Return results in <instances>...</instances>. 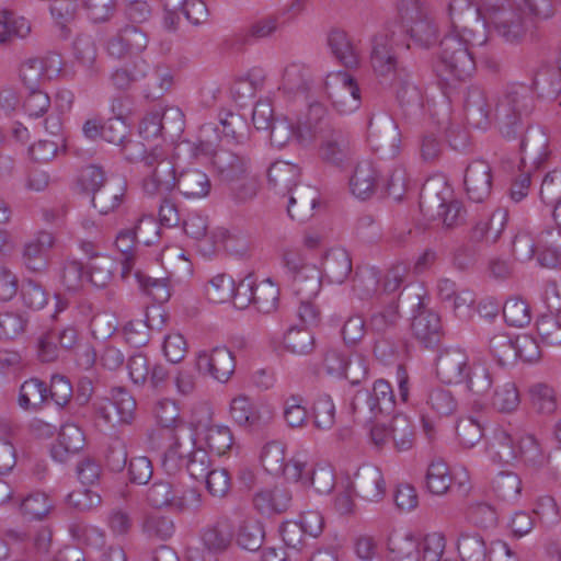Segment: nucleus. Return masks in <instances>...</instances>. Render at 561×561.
<instances>
[{
  "mask_svg": "<svg viewBox=\"0 0 561 561\" xmlns=\"http://www.w3.org/2000/svg\"><path fill=\"white\" fill-rule=\"evenodd\" d=\"M517 0H451L447 8L450 31L439 42L435 72L447 87H455L471 77L476 62L471 48L488 41L486 22Z\"/></svg>",
  "mask_w": 561,
  "mask_h": 561,
  "instance_id": "f257e3e1",
  "label": "nucleus"
},
{
  "mask_svg": "<svg viewBox=\"0 0 561 561\" xmlns=\"http://www.w3.org/2000/svg\"><path fill=\"white\" fill-rule=\"evenodd\" d=\"M534 107L533 92L525 84L508 87L494 111L480 87H469L465 98V115L471 127L485 130L495 121L500 133L507 139H515L522 134L524 119L531 114Z\"/></svg>",
  "mask_w": 561,
  "mask_h": 561,
  "instance_id": "f03ea898",
  "label": "nucleus"
},
{
  "mask_svg": "<svg viewBox=\"0 0 561 561\" xmlns=\"http://www.w3.org/2000/svg\"><path fill=\"white\" fill-rule=\"evenodd\" d=\"M370 65L380 84L390 88L401 106L420 104L421 92L399 60L392 38L380 33L371 39Z\"/></svg>",
  "mask_w": 561,
  "mask_h": 561,
  "instance_id": "7ed1b4c3",
  "label": "nucleus"
},
{
  "mask_svg": "<svg viewBox=\"0 0 561 561\" xmlns=\"http://www.w3.org/2000/svg\"><path fill=\"white\" fill-rule=\"evenodd\" d=\"M319 141V157L322 161L340 167L352 156L350 138L346 131L330 117L327 108L320 103L310 104L298 133V142Z\"/></svg>",
  "mask_w": 561,
  "mask_h": 561,
  "instance_id": "20e7f679",
  "label": "nucleus"
},
{
  "mask_svg": "<svg viewBox=\"0 0 561 561\" xmlns=\"http://www.w3.org/2000/svg\"><path fill=\"white\" fill-rule=\"evenodd\" d=\"M211 168L216 180L227 186L236 204H244L256 196L260 185L249 153L221 147L213 153Z\"/></svg>",
  "mask_w": 561,
  "mask_h": 561,
  "instance_id": "39448f33",
  "label": "nucleus"
},
{
  "mask_svg": "<svg viewBox=\"0 0 561 561\" xmlns=\"http://www.w3.org/2000/svg\"><path fill=\"white\" fill-rule=\"evenodd\" d=\"M201 499L202 495L196 489L165 479L156 480L146 493V500L150 506L175 512L198 508Z\"/></svg>",
  "mask_w": 561,
  "mask_h": 561,
  "instance_id": "423d86ee",
  "label": "nucleus"
},
{
  "mask_svg": "<svg viewBox=\"0 0 561 561\" xmlns=\"http://www.w3.org/2000/svg\"><path fill=\"white\" fill-rule=\"evenodd\" d=\"M450 188L444 183L443 190L437 191L434 183H426L420 194V207L431 217H439L446 228H455L466 222L467 210L462 203L449 198Z\"/></svg>",
  "mask_w": 561,
  "mask_h": 561,
  "instance_id": "0eeeda50",
  "label": "nucleus"
},
{
  "mask_svg": "<svg viewBox=\"0 0 561 561\" xmlns=\"http://www.w3.org/2000/svg\"><path fill=\"white\" fill-rule=\"evenodd\" d=\"M398 14L411 39L421 47L437 41V25L421 0H398Z\"/></svg>",
  "mask_w": 561,
  "mask_h": 561,
  "instance_id": "6e6552de",
  "label": "nucleus"
},
{
  "mask_svg": "<svg viewBox=\"0 0 561 561\" xmlns=\"http://www.w3.org/2000/svg\"><path fill=\"white\" fill-rule=\"evenodd\" d=\"M394 394L391 385L378 379L373 389L358 390L351 403L353 413L363 421H373L381 414H389L394 408Z\"/></svg>",
  "mask_w": 561,
  "mask_h": 561,
  "instance_id": "1a4fd4ad",
  "label": "nucleus"
},
{
  "mask_svg": "<svg viewBox=\"0 0 561 561\" xmlns=\"http://www.w3.org/2000/svg\"><path fill=\"white\" fill-rule=\"evenodd\" d=\"M147 174L142 181L144 191L149 195L168 194L175 190L178 174L175 164L163 149L153 148L146 159Z\"/></svg>",
  "mask_w": 561,
  "mask_h": 561,
  "instance_id": "9d476101",
  "label": "nucleus"
},
{
  "mask_svg": "<svg viewBox=\"0 0 561 561\" xmlns=\"http://www.w3.org/2000/svg\"><path fill=\"white\" fill-rule=\"evenodd\" d=\"M137 403L130 392L124 387H114L108 398L99 399L93 403L98 417L107 424H131L136 416Z\"/></svg>",
  "mask_w": 561,
  "mask_h": 561,
  "instance_id": "9b49d317",
  "label": "nucleus"
},
{
  "mask_svg": "<svg viewBox=\"0 0 561 561\" xmlns=\"http://www.w3.org/2000/svg\"><path fill=\"white\" fill-rule=\"evenodd\" d=\"M398 305L392 300L387 306L371 313L368 330L375 335L374 354L383 358L392 354V336L400 321Z\"/></svg>",
  "mask_w": 561,
  "mask_h": 561,
  "instance_id": "f8f14e48",
  "label": "nucleus"
},
{
  "mask_svg": "<svg viewBox=\"0 0 561 561\" xmlns=\"http://www.w3.org/2000/svg\"><path fill=\"white\" fill-rule=\"evenodd\" d=\"M325 91L333 107L341 114H350L360 105V90L355 79L345 71L328 76Z\"/></svg>",
  "mask_w": 561,
  "mask_h": 561,
  "instance_id": "ddd939ff",
  "label": "nucleus"
},
{
  "mask_svg": "<svg viewBox=\"0 0 561 561\" xmlns=\"http://www.w3.org/2000/svg\"><path fill=\"white\" fill-rule=\"evenodd\" d=\"M490 24L503 41L511 44L522 43L535 25L518 2L510 4L508 9Z\"/></svg>",
  "mask_w": 561,
  "mask_h": 561,
  "instance_id": "4468645a",
  "label": "nucleus"
},
{
  "mask_svg": "<svg viewBox=\"0 0 561 561\" xmlns=\"http://www.w3.org/2000/svg\"><path fill=\"white\" fill-rule=\"evenodd\" d=\"M55 244L51 232L41 230L26 240L20 251L22 265L32 273H42L48 266V253Z\"/></svg>",
  "mask_w": 561,
  "mask_h": 561,
  "instance_id": "2eb2a0df",
  "label": "nucleus"
},
{
  "mask_svg": "<svg viewBox=\"0 0 561 561\" xmlns=\"http://www.w3.org/2000/svg\"><path fill=\"white\" fill-rule=\"evenodd\" d=\"M149 43L147 32L137 25L126 24L106 44L110 56L122 59L128 55L142 53Z\"/></svg>",
  "mask_w": 561,
  "mask_h": 561,
  "instance_id": "dca6fc26",
  "label": "nucleus"
},
{
  "mask_svg": "<svg viewBox=\"0 0 561 561\" xmlns=\"http://www.w3.org/2000/svg\"><path fill=\"white\" fill-rule=\"evenodd\" d=\"M352 490L360 499L379 502L386 495V481L381 470L371 463L360 466L351 482Z\"/></svg>",
  "mask_w": 561,
  "mask_h": 561,
  "instance_id": "f3484780",
  "label": "nucleus"
},
{
  "mask_svg": "<svg viewBox=\"0 0 561 561\" xmlns=\"http://www.w3.org/2000/svg\"><path fill=\"white\" fill-rule=\"evenodd\" d=\"M469 356L461 348H446L436 359V375L447 385L463 382L466 373L470 367Z\"/></svg>",
  "mask_w": 561,
  "mask_h": 561,
  "instance_id": "a211bd4d",
  "label": "nucleus"
},
{
  "mask_svg": "<svg viewBox=\"0 0 561 561\" xmlns=\"http://www.w3.org/2000/svg\"><path fill=\"white\" fill-rule=\"evenodd\" d=\"M548 147L549 137L541 128H527L520 142L523 168H541L550 154Z\"/></svg>",
  "mask_w": 561,
  "mask_h": 561,
  "instance_id": "6ab92c4d",
  "label": "nucleus"
},
{
  "mask_svg": "<svg viewBox=\"0 0 561 561\" xmlns=\"http://www.w3.org/2000/svg\"><path fill=\"white\" fill-rule=\"evenodd\" d=\"M197 368L209 374L220 382H227L236 369V360L227 347H215L210 353H202L197 357Z\"/></svg>",
  "mask_w": 561,
  "mask_h": 561,
  "instance_id": "aec40b11",
  "label": "nucleus"
},
{
  "mask_svg": "<svg viewBox=\"0 0 561 561\" xmlns=\"http://www.w3.org/2000/svg\"><path fill=\"white\" fill-rule=\"evenodd\" d=\"M463 182L468 197L476 203L483 202L492 188L490 164L484 160H473L466 169Z\"/></svg>",
  "mask_w": 561,
  "mask_h": 561,
  "instance_id": "412c9836",
  "label": "nucleus"
},
{
  "mask_svg": "<svg viewBox=\"0 0 561 561\" xmlns=\"http://www.w3.org/2000/svg\"><path fill=\"white\" fill-rule=\"evenodd\" d=\"M293 495L288 488L275 485L257 491L252 499L254 508L262 515L272 516L286 512L291 504Z\"/></svg>",
  "mask_w": 561,
  "mask_h": 561,
  "instance_id": "4be33fe9",
  "label": "nucleus"
},
{
  "mask_svg": "<svg viewBox=\"0 0 561 561\" xmlns=\"http://www.w3.org/2000/svg\"><path fill=\"white\" fill-rule=\"evenodd\" d=\"M287 195L289 196L287 205L288 215L291 219L301 222L313 215V209L320 199V194L316 187L301 183Z\"/></svg>",
  "mask_w": 561,
  "mask_h": 561,
  "instance_id": "5701e85b",
  "label": "nucleus"
},
{
  "mask_svg": "<svg viewBox=\"0 0 561 561\" xmlns=\"http://www.w3.org/2000/svg\"><path fill=\"white\" fill-rule=\"evenodd\" d=\"M175 190L186 199H202L211 191L208 174L198 168H186L178 174Z\"/></svg>",
  "mask_w": 561,
  "mask_h": 561,
  "instance_id": "b1692460",
  "label": "nucleus"
},
{
  "mask_svg": "<svg viewBox=\"0 0 561 561\" xmlns=\"http://www.w3.org/2000/svg\"><path fill=\"white\" fill-rule=\"evenodd\" d=\"M234 536L233 524L227 516L217 518L202 533L204 547L211 553H222L231 546Z\"/></svg>",
  "mask_w": 561,
  "mask_h": 561,
  "instance_id": "393cba45",
  "label": "nucleus"
},
{
  "mask_svg": "<svg viewBox=\"0 0 561 561\" xmlns=\"http://www.w3.org/2000/svg\"><path fill=\"white\" fill-rule=\"evenodd\" d=\"M411 330L414 337L425 347L436 346L442 337V323L437 313L420 310L412 319Z\"/></svg>",
  "mask_w": 561,
  "mask_h": 561,
  "instance_id": "a878e982",
  "label": "nucleus"
},
{
  "mask_svg": "<svg viewBox=\"0 0 561 561\" xmlns=\"http://www.w3.org/2000/svg\"><path fill=\"white\" fill-rule=\"evenodd\" d=\"M84 446L85 436L81 427L75 423H66L61 426L57 443L51 448V456L57 461L65 462Z\"/></svg>",
  "mask_w": 561,
  "mask_h": 561,
  "instance_id": "bb28decb",
  "label": "nucleus"
},
{
  "mask_svg": "<svg viewBox=\"0 0 561 561\" xmlns=\"http://www.w3.org/2000/svg\"><path fill=\"white\" fill-rule=\"evenodd\" d=\"M126 190L127 184L124 179L113 178L92 194V205L101 215H107L121 206Z\"/></svg>",
  "mask_w": 561,
  "mask_h": 561,
  "instance_id": "cd10ccee",
  "label": "nucleus"
},
{
  "mask_svg": "<svg viewBox=\"0 0 561 561\" xmlns=\"http://www.w3.org/2000/svg\"><path fill=\"white\" fill-rule=\"evenodd\" d=\"M300 168L287 161H276L267 171L268 185L279 195H287L300 182Z\"/></svg>",
  "mask_w": 561,
  "mask_h": 561,
  "instance_id": "c85d7f7f",
  "label": "nucleus"
},
{
  "mask_svg": "<svg viewBox=\"0 0 561 561\" xmlns=\"http://www.w3.org/2000/svg\"><path fill=\"white\" fill-rule=\"evenodd\" d=\"M379 182V173L374 163L365 160L357 163L350 179V188L353 195L365 201L370 198Z\"/></svg>",
  "mask_w": 561,
  "mask_h": 561,
  "instance_id": "c756f323",
  "label": "nucleus"
},
{
  "mask_svg": "<svg viewBox=\"0 0 561 561\" xmlns=\"http://www.w3.org/2000/svg\"><path fill=\"white\" fill-rule=\"evenodd\" d=\"M456 549L461 561H486L492 551L484 537L476 530L460 531Z\"/></svg>",
  "mask_w": 561,
  "mask_h": 561,
  "instance_id": "7c9ffc66",
  "label": "nucleus"
},
{
  "mask_svg": "<svg viewBox=\"0 0 561 561\" xmlns=\"http://www.w3.org/2000/svg\"><path fill=\"white\" fill-rule=\"evenodd\" d=\"M537 262L541 267L554 268L561 264V229L548 228L538 236Z\"/></svg>",
  "mask_w": 561,
  "mask_h": 561,
  "instance_id": "2f4dec72",
  "label": "nucleus"
},
{
  "mask_svg": "<svg viewBox=\"0 0 561 561\" xmlns=\"http://www.w3.org/2000/svg\"><path fill=\"white\" fill-rule=\"evenodd\" d=\"M98 46L95 39L90 34H80L73 42V56L77 62L85 70L89 78H95L100 75L98 65Z\"/></svg>",
  "mask_w": 561,
  "mask_h": 561,
  "instance_id": "473e14b6",
  "label": "nucleus"
},
{
  "mask_svg": "<svg viewBox=\"0 0 561 561\" xmlns=\"http://www.w3.org/2000/svg\"><path fill=\"white\" fill-rule=\"evenodd\" d=\"M311 83L310 68L304 64L293 62L285 68L279 89L289 96H295L307 93Z\"/></svg>",
  "mask_w": 561,
  "mask_h": 561,
  "instance_id": "72a5a7b5",
  "label": "nucleus"
},
{
  "mask_svg": "<svg viewBox=\"0 0 561 561\" xmlns=\"http://www.w3.org/2000/svg\"><path fill=\"white\" fill-rule=\"evenodd\" d=\"M47 403L46 382L37 377L26 379L19 389L18 404L27 412H37Z\"/></svg>",
  "mask_w": 561,
  "mask_h": 561,
  "instance_id": "f704fd0d",
  "label": "nucleus"
},
{
  "mask_svg": "<svg viewBox=\"0 0 561 561\" xmlns=\"http://www.w3.org/2000/svg\"><path fill=\"white\" fill-rule=\"evenodd\" d=\"M328 45L333 56L346 68L357 67L359 51L351 37L343 30H332L328 36Z\"/></svg>",
  "mask_w": 561,
  "mask_h": 561,
  "instance_id": "c9c22d12",
  "label": "nucleus"
},
{
  "mask_svg": "<svg viewBox=\"0 0 561 561\" xmlns=\"http://www.w3.org/2000/svg\"><path fill=\"white\" fill-rule=\"evenodd\" d=\"M369 139L376 151L394 156L399 149L400 131L397 124L387 118L379 127L369 125Z\"/></svg>",
  "mask_w": 561,
  "mask_h": 561,
  "instance_id": "e433bc0d",
  "label": "nucleus"
},
{
  "mask_svg": "<svg viewBox=\"0 0 561 561\" xmlns=\"http://www.w3.org/2000/svg\"><path fill=\"white\" fill-rule=\"evenodd\" d=\"M483 332L486 335L489 354L499 365L504 366L516 359L515 339L507 332L503 330L491 332L489 329H483Z\"/></svg>",
  "mask_w": 561,
  "mask_h": 561,
  "instance_id": "4c0bfd02",
  "label": "nucleus"
},
{
  "mask_svg": "<svg viewBox=\"0 0 561 561\" xmlns=\"http://www.w3.org/2000/svg\"><path fill=\"white\" fill-rule=\"evenodd\" d=\"M323 271L330 283L342 284L352 272V259L342 248L330 249L323 260Z\"/></svg>",
  "mask_w": 561,
  "mask_h": 561,
  "instance_id": "58836bf2",
  "label": "nucleus"
},
{
  "mask_svg": "<svg viewBox=\"0 0 561 561\" xmlns=\"http://www.w3.org/2000/svg\"><path fill=\"white\" fill-rule=\"evenodd\" d=\"M490 459L495 463H511L518 457L512 435L504 428H495L488 446Z\"/></svg>",
  "mask_w": 561,
  "mask_h": 561,
  "instance_id": "ea45409f",
  "label": "nucleus"
},
{
  "mask_svg": "<svg viewBox=\"0 0 561 561\" xmlns=\"http://www.w3.org/2000/svg\"><path fill=\"white\" fill-rule=\"evenodd\" d=\"M518 457L530 469L539 470L549 463L550 456L533 434H526L518 440Z\"/></svg>",
  "mask_w": 561,
  "mask_h": 561,
  "instance_id": "a19ab883",
  "label": "nucleus"
},
{
  "mask_svg": "<svg viewBox=\"0 0 561 561\" xmlns=\"http://www.w3.org/2000/svg\"><path fill=\"white\" fill-rule=\"evenodd\" d=\"M528 397L531 409L540 415H552L558 410L557 391L546 382L529 386Z\"/></svg>",
  "mask_w": 561,
  "mask_h": 561,
  "instance_id": "79ce46f5",
  "label": "nucleus"
},
{
  "mask_svg": "<svg viewBox=\"0 0 561 561\" xmlns=\"http://www.w3.org/2000/svg\"><path fill=\"white\" fill-rule=\"evenodd\" d=\"M139 240L133 228L121 229L115 238L114 245L122 254V278H127L134 270L137 259V245Z\"/></svg>",
  "mask_w": 561,
  "mask_h": 561,
  "instance_id": "37998d69",
  "label": "nucleus"
},
{
  "mask_svg": "<svg viewBox=\"0 0 561 561\" xmlns=\"http://www.w3.org/2000/svg\"><path fill=\"white\" fill-rule=\"evenodd\" d=\"M322 273L317 265H308L305 271L290 278L291 289L298 299H313L321 289Z\"/></svg>",
  "mask_w": 561,
  "mask_h": 561,
  "instance_id": "c03bdc74",
  "label": "nucleus"
},
{
  "mask_svg": "<svg viewBox=\"0 0 561 561\" xmlns=\"http://www.w3.org/2000/svg\"><path fill=\"white\" fill-rule=\"evenodd\" d=\"M32 32L31 22L11 11L0 13V45H8L13 38H26Z\"/></svg>",
  "mask_w": 561,
  "mask_h": 561,
  "instance_id": "a18cd8bd",
  "label": "nucleus"
},
{
  "mask_svg": "<svg viewBox=\"0 0 561 561\" xmlns=\"http://www.w3.org/2000/svg\"><path fill=\"white\" fill-rule=\"evenodd\" d=\"M55 507L54 501L44 492H32L21 500L20 513L28 522L44 520Z\"/></svg>",
  "mask_w": 561,
  "mask_h": 561,
  "instance_id": "49530a36",
  "label": "nucleus"
},
{
  "mask_svg": "<svg viewBox=\"0 0 561 561\" xmlns=\"http://www.w3.org/2000/svg\"><path fill=\"white\" fill-rule=\"evenodd\" d=\"M147 68L148 66L142 59L125 64L113 70L110 76V81L115 89L126 91L130 89L135 82L146 77Z\"/></svg>",
  "mask_w": 561,
  "mask_h": 561,
  "instance_id": "de8ad7c7",
  "label": "nucleus"
},
{
  "mask_svg": "<svg viewBox=\"0 0 561 561\" xmlns=\"http://www.w3.org/2000/svg\"><path fill=\"white\" fill-rule=\"evenodd\" d=\"M380 272L371 266L358 267L353 278V293L360 300L375 296L380 283Z\"/></svg>",
  "mask_w": 561,
  "mask_h": 561,
  "instance_id": "09e8293b",
  "label": "nucleus"
},
{
  "mask_svg": "<svg viewBox=\"0 0 561 561\" xmlns=\"http://www.w3.org/2000/svg\"><path fill=\"white\" fill-rule=\"evenodd\" d=\"M425 480L430 493L434 495L446 494L453 483L448 465L442 459L433 460L428 465Z\"/></svg>",
  "mask_w": 561,
  "mask_h": 561,
  "instance_id": "8fccbe9b",
  "label": "nucleus"
},
{
  "mask_svg": "<svg viewBox=\"0 0 561 561\" xmlns=\"http://www.w3.org/2000/svg\"><path fill=\"white\" fill-rule=\"evenodd\" d=\"M285 350L296 355H308L316 346L314 335L307 328L290 327L283 337Z\"/></svg>",
  "mask_w": 561,
  "mask_h": 561,
  "instance_id": "3c124183",
  "label": "nucleus"
},
{
  "mask_svg": "<svg viewBox=\"0 0 561 561\" xmlns=\"http://www.w3.org/2000/svg\"><path fill=\"white\" fill-rule=\"evenodd\" d=\"M427 413L438 417L448 416L457 410V400L453 392L442 387H435L428 390L425 400Z\"/></svg>",
  "mask_w": 561,
  "mask_h": 561,
  "instance_id": "603ef678",
  "label": "nucleus"
},
{
  "mask_svg": "<svg viewBox=\"0 0 561 561\" xmlns=\"http://www.w3.org/2000/svg\"><path fill=\"white\" fill-rule=\"evenodd\" d=\"M261 462L264 469L273 474L280 476L286 471V446L279 440L266 443L261 451Z\"/></svg>",
  "mask_w": 561,
  "mask_h": 561,
  "instance_id": "864d4df0",
  "label": "nucleus"
},
{
  "mask_svg": "<svg viewBox=\"0 0 561 561\" xmlns=\"http://www.w3.org/2000/svg\"><path fill=\"white\" fill-rule=\"evenodd\" d=\"M204 440L209 450L224 456L234 447L232 431L227 425H209L205 430Z\"/></svg>",
  "mask_w": 561,
  "mask_h": 561,
  "instance_id": "5fc2aeb1",
  "label": "nucleus"
},
{
  "mask_svg": "<svg viewBox=\"0 0 561 561\" xmlns=\"http://www.w3.org/2000/svg\"><path fill=\"white\" fill-rule=\"evenodd\" d=\"M390 435L398 451L412 448L415 439L414 426L409 416L397 414L390 423Z\"/></svg>",
  "mask_w": 561,
  "mask_h": 561,
  "instance_id": "6e6d98bb",
  "label": "nucleus"
},
{
  "mask_svg": "<svg viewBox=\"0 0 561 561\" xmlns=\"http://www.w3.org/2000/svg\"><path fill=\"white\" fill-rule=\"evenodd\" d=\"M264 537L263 524L255 518H247L239 526L237 542L245 550L256 551L261 548Z\"/></svg>",
  "mask_w": 561,
  "mask_h": 561,
  "instance_id": "4d7b16f0",
  "label": "nucleus"
},
{
  "mask_svg": "<svg viewBox=\"0 0 561 561\" xmlns=\"http://www.w3.org/2000/svg\"><path fill=\"white\" fill-rule=\"evenodd\" d=\"M168 431L170 434V438L173 440V443L164 453L163 467L167 468L168 470H171L175 469L184 460L185 454L182 450V437L188 435L191 443H194V439L193 436L190 434V428L186 426V424H180Z\"/></svg>",
  "mask_w": 561,
  "mask_h": 561,
  "instance_id": "13d9d810",
  "label": "nucleus"
},
{
  "mask_svg": "<svg viewBox=\"0 0 561 561\" xmlns=\"http://www.w3.org/2000/svg\"><path fill=\"white\" fill-rule=\"evenodd\" d=\"M495 495L505 502H515L522 493V480L513 471H501L492 482Z\"/></svg>",
  "mask_w": 561,
  "mask_h": 561,
  "instance_id": "bf43d9fd",
  "label": "nucleus"
},
{
  "mask_svg": "<svg viewBox=\"0 0 561 561\" xmlns=\"http://www.w3.org/2000/svg\"><path fill=\"white\" fill-rule=\"evenodd\" d=\"M279 300V289L270 279L260 283L255 282L254 296L252 305L257 311L271 313L277 309Z\"/></svg>",
  "mask_w": 561,
  "mask_h": 561,
  "instance_id": "052dcab7",
  "label": "nucleus"
},
{
  "mask_svg": "<svg viewBox=\"0 0 561 561\" xmlns=\"http://www.w3.org/2000/svg\"><path fill=\"white\" fill-rule=\"evenodd\" d=\"M446 549V538L440 531L426 534L416 543V553L420 561H442Z\"/></svg>",
  "mask_w": 561,
  "mask_h": 561,
  "instance_id": "680f3d73",
  "label": "nucleus"
},
{
  "mask_svg": "<svg viewBox=\"0 0 561 561\" xmlns=\"http://www.w3.org/2000/svg\"><path fill=\"white\" fill-rule=\"evenodd\" d=\"M520 403L518 389L513 381L499 385L492 397L493 408L502 413H511L515 411Z\"/></svg>",
  "mask_w": 561,
  "mask_h": 561,
  "instance_id": "e2e57ef3",
  "label": "nucleus"
},
{
  "mask_svg": "<svg viewBox=\"0 0 561 561\" xmlns=\"http://www.w3.org/2000/svg\"><path fill=\"white\" fill-rule=\"evenodd\" d=\"M387 547L389 561H420L416 543L410 536H391Z\"/></svg>",
  "mask_w": 561,
  "mask_h": 561,
  "instance_id": "0e129e2a",
  "label": "nucleus"
},
{
  "mask_svg": "<svg viewBox=\"0 0 561 561\" xmlns=\"http://www.w3.org/2000/svg\"><path fill=\"white\" fill-rule=\"evenodd\" d=\"M230 415L236 423L249 427L260 425V416L250 399L245 396H238L230 403Z\"/></svg>",
  "mask_w": 561,
  "mask_h": 561,
  "instance_id": "69168bd1",
  "label": "nucleus"
},
{
  "mask_svg": "<svg viewBox=\"0 0 561 561\" xmlns=\"http://www.w3.org/2000/svg\"><path fill=\"white\" fill-rule=\"evenodd\" d=\"M463 381L468 391L478 397L485 394L493 385L490 370L481 364L470 365Z\"/></svg>",
  "mask_w": 561,
  "mask_h": 561,
  "instance_id": "338daca9",
  "label": "nucleus"
},
{
  "mask_svg": "<svg viewBox=\"0 0 561 561\" xmlns=\"http://www.w3.org/2000/svg\"><path fill=\"white\" fill-rule=\"evenodd\" d=\"M537 333L541 342L549 346L561 345V321L552 314H541L536 321Z\"/></svg>",
  "mask_w": 561,
  "mask_h": 561,
  "instance_id": "774afa93",
  "label": "nucleus"
}]
</instances>
